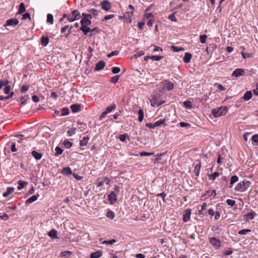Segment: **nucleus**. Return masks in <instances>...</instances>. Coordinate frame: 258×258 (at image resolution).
<instances>
[{"label": "nucleus", "instance_id": "nucleus-32", "mask_svg": "<svg viewBox=\"0 0 258 258\" xmlns=\"http://www.w3.org/2000/svg\"><path fill=\"white\" fill-rule=\"evenodd\" d=\"M216 195L215 190H212L210 191H208L205 194V196L207 197H213L214 198Z\"/></svg>", "mask_w": 258, "mask_h": 258}, {"label": "nucleus", "instance_id": "nucleus-29", "mask_svg": "<svg viewBox=\"0 0 258 258\" xmlns=\"http://www.w3.org/2000/svg\"><path fill=\"white\" fill-rule=\"evenodd\" d=\"M102 255V252L100 251H97L92 253L91 255V258H99Z\"/></svg>", "mask_w": 258, "mask_h": 258}, {"label": "nucleus", "instance_id": "nucleus-38", "mask_svg": "<svg viewBox=\"0 0 258 258\" xmlns=\"http://www.w3.org/2000/svg\"><path fill=\"white\" fill-rule=\"evenodd\" d=\"M47 22L50 24H52L53 23V17L50 14H48L47 16Z\"/></svg>", "mask_w": 258, "mask_h": 258}, {"label": "nucleus", "instance_id": "nucleus-28", "mask_svg": "<svg viewBox=\"0 0 258 258\" xmlns=\"http://www.w3.org/2000/svg\"><path fill=\"white\" fill-rule=\"evenodd\" d=\"M48 41L49 38L48 37L43 36L41 38V44L43 46H46L48 44Z\"/></svg>", "mask_w": 258, "mask_h": 258}, {"label": "nucleus", "instance_id": "nucleus-62", "mask_svg": "<svg viewBox=\"0 0 258 258\" xmlns=\"http://www.w3.org/2000/svg\"><path fill=\"white\" fill-rule=\"evenodd\" d=\"M31 19V17H30V15L29 13H25L24 14V15H23V17H22V19L23 20H25V19Z\"/></svg>", "mask_w": 258, "mask_h": 258}, {"label": "nucleus", "instance_id": "nucleus-54", "mask_svg": "<svg viewBox=\"0 0 258 258\" xmlns=\"http://www.w3.org/2000/svg\"><path fill=\"white\" fill-rule=\"evenodd\" d=\"M228 205L233 206L235 204V201L232 200L228 199L226 201Z\"/></svg>", "mask_w": 258, "mask_h": 258}, {"label": "nucleus", "instance_id": "nucleus-35", "mask_svg": "<svg viewBox=\"0 0 258 258\" xmlns=\"http://www.w3.org/2000/svg\"><path fill=\"white\" fill-rule=\"evenodd\" d=\"M116 107V105L115 103H112L110 106L107 107L105 111L107 113V114L110 112L112 110L114 109Z\"/></svg>", "mask_w": 258, "mask_h": 258}, {"label": "nucleus", "instance_id": "nucleus-3", "mask_svg": "<svg viewBox=\"0 0 258 258\" xmlns=\"http://www.w3.org/2000/svg\"><path fill=\"white\" fill-rule=\"evenodd\" d=\"M119 192L120 187L117 185H115L114 186L113 191H111V192L108 195V200L110 201L111 204H113L117 201V196L119 194Z\"/></svg>", "mask_w": 258, "mask_h": 258}, {"label": "nucleus", "instance_id": "nucleus-39", "mask_svg": "<svg viewBox=\"0 0 258 258\" xmlns=\"http://www.w3.org/2000/svg\"><path fill=\"white\" fill-rule=\"evenodd\" d=\"M156 127L161 126V125H166L165 120L160 119L155 122Z\"/></svg>", "mask_w": 258, "mask_h": 258}, {"label": "nucleus", "instance_id": "nucleus-26", "mask_svg": "<svg viewBox=\"0 0 258 258\" xmlns=\"http://www.w3.org/2000/svg\"><path fill=\"white\" fill-rule=\"evenodd\" d=\"M106 179H107V177H104L98 179L97 182V186L98 187L102 186L103 185V183L105 182Z\"/></svg>", "mask_w": 258, "mask_h": 258}, {"label": "nucleus", "instance_id": "nucleus-4", "mask_svg": "<svg viewBox=\"0 0 258 258\" xmlns=\"http://www.w3.org/2000/svg\"><path fill=\"white\" fill-rule=\"evenodd\" d=\"M134 12V7L130 5L128 7L127 10L125 12V14L123 15V17H125V22L128 23H131L132 21V17L133 15Z\"/></svg>", "mask_w": 258, "mask_h": 258}, {"label": "nucleus", "instance_id": "nucleus-13", "mask_svg": "<svg viewBox=\"0 0 258 258\" xmlns=\"http://www.w3.org/2000/svg\"><path fill=\"white\" fill-rule=\"evenodd\" d=\"M48 235L52 239H56L58 238L57 231L54 229H51L48 233Z\"/></svg>", "mask_w": 258, "mask_h": 258}, {"label": "nucleus", "instance_id": "nucleus-57", "mask_svg": "<svg viewBox=\"0 0 258 258\" xmlns=\"http://www.w3.org/2000/svg\"><path fill=\"white\" fill-rule=\"evenodd\" d=\"M78 123L81 125V127H80L81 132H82L86 129V125L85 123L80 122H79Z\"/></svg>", "mask_w": 258, "mask_h": 258}, {"label": "nucleus", "instance_id": "nucleus-43", "mask_svg": "<svg viewBox=\"0 0 258 258\" xmlns=\"http://www.w3.org/2000/svg\"><path fill=\"white\" fill-rule=\"evenodd\" d=\"M69 110L67 107H64L61 110V116L67 115L69 114Z\"/></svg>", "mask_w": 258, "mask_h": 258}, {"label": "nucleus", "instance_id": "nucleus-36", "mask_svg": "<svg viewBox=\"0 0 258 258\" xmlns=\"http://www.w3.org/2000/svg\"><path fill=\"white\" fill-rule=\"evenodd\" d=\"M171 49L175 52H178L180 51H183L184 48L182 47H178L177 46L172 45L171 46Z\"/></svg>", "mask_w": 258, "mask_h": 258}, {"label": "nucleus", "instance_id": "nucleus-46", "mask_svg": "<svg viewBox=\"0 0 258 258\" xmlns=\"http://www.w3.org/2000/svg\"><path fill=\"white\" fill-rule=\"evenodd\" d=\"M9 81L8 80H0V89H2L3 87L7 85Z\"/></svg>", "mask_w": 258, "mask_h": 258}, {"label": "nucleus", "instance_id": "nucleus-44", "mask_svg": "<svg viewBox=\"0 0 258 258\" xmlns=\"http://www.w3.org/2000/svg\"><path fill=\"white\" fill-rule=\"evenodd\" d=\"M250 229H245L239 231L238 233L240 235H246L247 233L250 232Z\"/></svg>", "mask_w": 258, "mask_h": 258}, {"label": "nucleus", "instance_id": "nucleus-16", "mask_svg": "<svg viewBox=\"0 0 258 258\" xmlns=\"http://www.w3.org/2000/svg\"><path fill=\"white\" fill-rule=\"evenodd\" d=\"M39 196V195L32 196L31 197H30L26 201V204L29 205L36 201L38 199Z\"/></svg>", "mask_w": 258, "mask_h": 258}, {"label": "nucleus", "instance_id": "nucleus-12", "mask_svg": "<svg viewBox=\"0 0 258 258\" xmlns=\"http://www.w3.org/2000/svg\"><path fill=\"white\" fill-rule=\"evenodd\" d=\"M101 6L102 9L106 11H109L111 8V4L107 1H103L101 4Z\"/></svg>", "mask_w": 258, "mask_h": 258}, {"label": "nucleus", "instance_id": "nucleus-19", "mask_svg": "<svg viewBox=\"0 0 258 258\" xmlns=\"http://www.w3.org/2000/svg\"><path fill=\"white\" fill-rule=\"evenodd\" d=\"M105 66V62L103 61H100L97 62L95 66V70L99 71L103 69Z\"/></svg>", "mask_w": 258, "mask_h": 258}, {"label": "nucleus", "instance_id": "nucleus-23", "mask_svg": "<svg viewBox=\"0 0 258 258\" xmlns=\"http://www.w3.org/2000/svg\"><path fill=\"white\" fill-rule=\"evenodd\" d=\"M191 54L189 53L186 52L185 53L184 56L183 57V61L185 63H188L190 62L191 57Z\"/></svg>", "mask_w": 258, "mask_h": 258}, {"label": "nucleus", "instance_id": "nucleus-40", "mask_svg": "<svg viewBox=\"0 0 258 258\" xmlns=\"http://www.w3.org/2000/svg\"><path fill=\"white\" fill-rule=\"evenodd\" d=\"M151 59L154 61H159L163 58L162 56L152 55L149 57Z\"/></svg>", "mask_w": 258, "mask_h": 258}, {"label": "nucleus", "instance_id": "nucleus-56", "mask_svg": "<svg viewBox=\"0 0 258 258\" xmlns=\"http://www.w3.org/2000/svg\"><path fill=\"white\" fill-rule=\"evenodd\" d=\"M207 204L206 203H204L202 207H201V210L199 211V215L202 214L204 215V213L202 212L203 211L205 210L206 209L207 207Z\"/></svg>", "mask_w": 258, "mask_h": 258}, {"label": "nucleus", "instance_id": "nucleus-15", "mask_svg": "<svg viewBox=\"0 0 258 258\" xmlns=\"http://www.w3.org/2000/svg\"><path fill=\"white\" fill-rule=\"evenodd\" d=\"M151 104L152 106H159L160 105H162L163 103L165 102V101H161V102H158L157 99L153 97L150 101Z\"/></svg>", "mask_w": 258, "mask_h": 258}, {"label": "nucleus", "instance_id": "nucleus-55", "mask_svg": "<svg viewBox=\"0 0 258 258\" xmlns=\"http://www.w3.org/2000/svg\"><path fill=\"white\" fill-rule=\"evenodd\" d=\"M168 19L169 20H170L171 21H173V22H176L177 21V19H176V18L175 17V16L174 14H170L168 16Z\"/></svg>", "mask_w": 258, "mask_h": 258}, {"label": "nucleus", "instance_id": "nucleus-31", "mask_svg": "<svg viewBox=\"0 0 258 258\" xmlns=\"http://www.w3.org/2000/svg\"><path fill=\"white\" fill-rule=\"evenodd\" d=\"M201 167V165L200 163L197 164L195 167L194 172L196 176H198L199 175Z\"/></svg>", "mask_w": 258, "mask_h": 258}, {"label": "nucleus", "instance_id": "nucleus-64", "mask_svg": "<svg viewBox=\"0 0 258 258\" xmlns=\"http://www.w3.org/2000/svg\"><path fill=\"white\" fill-rule=\"evenodd\" d=\"M179 124H180V126L183 127L190 126V124H189L188 123L184 122H180Z\"/></svg>", "mask_w": 258, "mask_h": 258}, {"label": "nucleus", "instance_id": "nucleus-22", "mask_svg": "<svg viewBox=\"0 0 258 258\" xmlns=\"http://www.w3.org/2000/svg\"><path fill=\"white\" fill-rule=\"evenodd\" d=\"M62 173L64 175H71L72 174L71 169L69 167H64L62 170Z\"/></svg>", "mask_w": 258, "mask_h": 258}, {"label": "nucleus", "instance_id": "nucleus-30", "mask_svg": "<svg viewBox=\"0 0 258 258\" xmlns=\"http://www.w3.org/2000/svg\"><path fill=\"white\" fill-rule=\"evenodd\" d=\"M80 29L84 32L85 35H87L89 32L91 31L90 28L87 27V26H81Z\"/></svg>", "mask_w": 258, "mask_h": 258}, {"label": "nucleus", "instance_id": "nucleus-6", "mask_svg": "<svg viewBox=\"0 0 258 258\" xmlns=\"http://www.w3.org/2000/svg\"><path fill=\"white\" fill-rule=\"evenodd\" d=\"M82 16L83 18L81 21V26L90 25L91 21L90 19H92V15L83 13Z\"/></svg>", "mask_w": 258, "mask_h": 258}, {"label": "nucleus", "instance_id": "nucleus-20", "mask_svg": "<svg viewBox=\"0 0 258 258\" xmlns=\"http://www.w3.org/2000/svg\"><path fill=\"white\" fill-rule=\"evenodd\" d=\"M14 191V188L12 187H8L7 188V191L3 193V196L4 197L6 198L9 195L12 194Z\"/></svg>", "mask_w": 258, "mask_h": 258}, {"label": "nucleus", "instance_id": "nucleus-18", "mask_svg": "<svg viewBox=\"0 0 258 258\" xmlns=\"http://www.w3.org/2000/svg\"><path fill=\"white\" fill-rule=\"evenodd\" d=\"M89 140H90V138L88 136L83 137L82 140H81L80 141V146L82 147L87 146Z\"/></svg>", "mask_w": 258, "mask_h": 258}, {"label": "nucleus", "instance_id": "nucleus-45", "mask_svg": "<svg viewBox=\"0 0 258 258\" xmlns=\"http://www.w3.org/2000/svg\"><path fill=\"white\" fill-rule=\"evenodd\" d=\"M89 12L91 13V14H88L92 15V18H93V17H96L98 14V11L94 9H92L90 10Z\"/></svg>", "mask_w": 258, "mask_h": 258}, {"label": "nucleus", "instance_id": "nucleus-47", "mask_svg": "<svg viewBox=\"0 0 258 258\" xmlns=\"http://www.w3.org/2000/svg\"><path fill=\"white\" fill-rule=\"evenodd\" d=\"M219 175V173L217 172H214L213 174L209 175L210 179L214 180L215 178Z\"/></svg>", "mask_w": 258, "mask_h": 258}, {"label": "nucleus", "instance_id": "nucleus-11", "mask_svg": "<svg viewBox=\"0 0 258 258\" xmlns=\"http://www.w3.org/2000/svg\"><path fill=\"white\" fill-rule=\"evenodd\" d=\"M244 73L245 71L243 69H236L233 71L232 76L233 77L237 78L240 76H243L244 75Z\"/></svg>", "mask_w": 258, "mask_h": 258}, {"label": "nucleus", "instance_id": "nucleus-21", "mask_svg": "<svg viewBox=\"0 0 258 258\" xmlns=\"http://www.w3.org/2000/svg\"><path fill=\"white\" fill-rule=\"evenodd\" d=\"M31 154L36 160L41 159L42 156L41 153H38L37 151L35 150L32 151Z\"/></svg>", "mask_w": 258, "mask_h": 258}, {"label": "nucleus", "instance_id": "nucleus-34", "mask_svg": "<svg viewBox=\"0 0 258 258\" xmlns=\"http://www.w3.org/2000/svg\"><path fill=\"white\" fill-rule=\"evenodd\" d=\"M238 177L236 176V175H233L231 177V179H230V187H232V185L236 182L237 181H238Z\"/></svg>", "mask_w": 258, "mask_h": 258}, {"label": "nucleus", "instance_id": "nucleus-59", "mask_svg": "<svg viewBox=\"0 0 258 258\" xmlns=\"http://www.w3.org/2000/svg\"><path fill=\"white\" fill-rule=\"evenodd\" d=\"M146 126L150 128H155L156 127L155 123H148L146 124Z\"/></svg>", "mask_w": 258, "mask_h": 258}, {"label": "nucleus", "instance_id": "nucleus-27", "mask_svg": "<svg viewBox=\"0 0 258 258\" xmlns=\"http://www.w3.org/2000/svg\"><path fill=\"white\" fill-rule=\"evenodd\" d=\"M25 11H26V9L25 7V5H24V3H21L19 5V10H18V12L17 13V14H21L24 13V12H25Z\"/></svg>", "mask_w": 258, "mask_h": 258}, {"label": "nucleus", "instance_id": "nucleus-49", "mask_svg": "<svg viewBox=\"0 0 258 258\" xmlns=\"http://www.w3.org/2000/svg\"><path fill=\"white\" fill-rule=\"evenodd\" d=\"M29 99V97L28 96H24L21 97V105H25L26 104V102L27 100Z\"/></svg>", "mask_w": 258, "mask_h": 258}, {"label": "nucleus", "instance_id": "nucleus-8", "mask_svg": "<svg viewBox=\"0 0 258 258\" xmlns=\"http://www.w3.org/2000/svg\"><path fill=\"white\" fill-rule=\"evenodd\" d=\"M191 214V210L190 209H187L183 212V221L184 222H187L189 221L190 219V215Z\"/></svg>", "mask_w": 258, "mask_h": 258}, {"label": "nucleus", "instance_id": "nucleus-5", "mask_svg": "<svg viewBox=\"0 0 258 258\" xmlns=\"http://www.w3.org/2000/svg\"><path fill=\"white\" fill-rule=\"evenodd\" d=\"M81 18L80 12L78 10H74L71 13L68 15L67 19L70 22H73L79 20Z\"/></svg>", "mask_w": 258, "mask_h": 258}, {"label": "nucleus", "instance_id": "nucleus-60", "mask_svg": "<svg viewBox=\"0 0 258 258\" xmlns=\"http://www.w3.org/2000/svg\"><path fill=\"white\" fill-rule=\"evenodd\" d=\"M252 141L258 144V135H254L252 137Z\"/></svg>", "mask_w": 258, "mask_h": 258}, {"label": "nucleus", "instance_id": "nucleus-10", "mask_svg": "<svg viewBox=\"0 0 258 258\" xmlns=\"http://www.w3.org/2000/svg\"><path fill=\"white\" fill-rule=\"evenodd\" d=\"M19 23V21L16 18H13L8 20L6 21V24L4 25V27L6 26H15Z\"/></svg>", "mask_w": 258, "mask_h": 258}, {"label": "nucleus", "instance_id": "nucleus-1", "mask_svg": "<svg viewBox=\"0 0 258 258\" xmlns=\"http://www.w3.org/2000/svg\"><path fill=\"white\" fill-rule=\"evenodd\" d=\"M251 182L249 180H244L238 183L234 188L235 190L243 192L245 191L250 186Z\"/></svg>", "mask_w": 258, "mask_h": 258}, {"label": "nucleus", "instance_id": "nucleus-17", "mask_svg": "<svg viewBox=\"0 0 258 258\" xmlns=\"http://www.w3.org/2000/svg\"><path fill=\"white\" fill-rule=\"evenodd\" d=\"M71 108L74 113H77L81 110V105L78 104H73L71 106Z\"/></svg>", "mask_w": 258, "mask_h": 258}, {"label": "nucleus", "instance_id": "nucleus-9", "mask_svg": "<svg viewBox=\"0 0 258 258\" xmlns=\"http://www.w3.org/2000/svg\"><path fill=\"white\" fill-rule=\"evenodd\" d=\"M209 242L216 248H218L221 246L220 241L215 237H211L209 238Z\"/></svg>", "mask_w": 258, "mask_h": 258}, {"label": "nucleus", "instance_id": "nucleus-50", "mask_svg": "<svg viewBox=\"0 0 258 258\" xmlns=\"http://www.w3.org/2000/svg\"><path fill=\"white\" fill-rule=\"evenodd\" d=\"M4 90L6 94H9L11 91V86L7 85L5 86Z\"/></svg>", "mask_w": 258, "mask_h": 258}, {"label": "nucleus", "instance_id": "nucleus-41", "mask_svg": "<svg viewBox=\"0 0 258 258\" xmlns=\"http://www.w3.org/2000/svg\"><path fill=\"white\" fill-rule=\"evenodd\" d=\"M207 38V35L206 34L201 35L200 36V42L203 44L206 43Z\"/></svg>", "mask_w": 258, "mask_h": 258}, {"label": "nucleus", "instance_id": "nucleus-24", "mask_svg": "<svg viewBox=\"0 0 258 258\" xmlns=\"http://www.w3.org/2000/svg\"><path fill=\"white\" fill-rule=\"evenodd\" d=\"M252 97V93L250 91H246V93L244 94V95L243 96V99L244 101H248Z\"/></svg>", "mask_w": 258, "mask_h": 258}, {"label": "nucleus", "instance_id": "nucleus-52", "mask_svg": "<svg viewBox=\"0 0 258 258\" xmlns=\"http://www.w3.org/2000/svg\"><path fill=\"white\" fill-rule=\"evenodd\" d=\"M63 144L67 148H71L72 146V143L69 141H64Z\"/></svg>", "mask_w": 258, "mask_h": 258}, {"label": "nucleus", "instance_id": "nucleus-7", "mask_svg": "<svg viewBox=\"0 0 258 258\" xmlns=\"http://www.w3.org/2000/svg\"><path fill=\"white\" fill-rule=\"evenodd\" d=\"M161 86L167 90H172L174 86V84L172 82L168 80L163 81L161 83Z\"/></svg>", "mask_w": 258, "mask_h": 258}, {"label": "nucleus", "instance_id": "nucleus-33", "mask_svg": "<svg viewBox=\"0 0 258 258\" xmlns=\"http://www.w3.org/2000/svg\"><path fill=\"white\" fill-rule=\"evenodd\" d=\"M139 117L138 119L140 122H142L144 119V113L142 109H140L138 111Z\"/></svg>", "mask_w": 258, "mask_h": 258}, {"label": "nucleus", "instance_id": "nucleus-37", "mask_svg": "<svg viewBox=\"0 0 258 258\" xmlns=\"http://www.w3.org/2000/svg\"><path fill=\"white\" fill-rule=\"evenodd\" d=\"M76 128L72 127L67 132V133L68 134V136L71 137V136H72L73 135H75L76 134Z\"/></svg>", "mask_w": 258, "mask_h": 258}, {"label": "nucleus", "instance_id": "nucleus-48", "mask_svg": "<svg viewBox=\"0 0 258 258\" xmlns=\"http://www.w3.org/2000/svg\"><path fill=\"white\" fill-rule=\"evenodd\" d=\"M55 155H58L61 154L63 152L62 149L59 147H56L55 149Z\"/></svg>", "mask_w": 258, "mask_h": 258}, {"label": "nucleus", "instance_id": "nucleus-61", "mask_svg": "<svg viewBox=\"0 0 258 258\" xmlns=\"http://www.w3.org/2000/svg\"><path fill=\"white\" fill-rule=\"evenodd\" d=\"M126 136L124 134L121 135L119 137V139L121 142H124L126 140Z\"/></svg>", "mask_w": 258, "mask_h": 258}, {"label": "nucleus", "instance_id": "nucleus-25", "mask_svg": "<svg viewBox=\"0 0 258 258\" xmlns=\"http://www.w3.org/2000/svg\"><path fill=\"white\" fill-rule=\"evenodd\" d=\"M28 184V182L25 181L19 180L18 181V189L21 190Z\"/></svg>", "mask_w": 258, "mask_h": 258}, {"label": "nucleus", "instance_id": "nucleus-2", "mask_svg": "<svg viewBox=\"0 0 258 258\" xmlns=\"http://www.w3.org/2000/svg\"><path fill=\"white\" fill-rule=\"evenodd\" d=\"M228 111L226 106H221L212 110V113L215 117H219L225 115Z\"/></svg>", "mask_w": 258, "mask_h": 258}, {"label": "nucleus", "instance_id": "nucleus-63", "mask_svg": "<svg viewBox=\"0 0 258 258\" xmlns=\"http://www.w3.org/2000/svg\"><path fill=\"white\" fill-rule=\"evenodd\" d=\"M118 54V51H112L110 53L108 54L107 55V56L108 57H111V56H112L113 55H116Z\"/></svg>", "mask_w": 258, "mask_h": 258}, {"label": "nucleus", "instance_id": "nucleus-42", "mask_svg": "<svg viewBox=\"0 0 258 258\" xmlns=\"http://www.w3.org/2000/svg\"><path fill=\"white\" fill-rule=\"evenodd\" d=\"M106 216L108 218L112 220L114 218V213L111 210L108 211Z\"/></svg>", "mask_w": 258, "mask_h": 258}, {"label": "nucleus", "instance_id": "nucleus-14", "mask_svg": "<svg viewBox=\"0 0 258 258\" xmlns=\"http://www.w3.org/2000/svg\"><path fill=\"white\" fill-rule=\"evenodd\" d=\"M256 215V214L254 212L251 211L244 215V219L246 221H249L253 219Z\"/></svg>", "mask_w": 258, "mask_h": 258}, {"label": "nucleus", "instance_id": "nucleus-53", "mask_svg": "<svg viewBox=\"0 0 258 258\" xmlns=\"http://www.w3.org/2000/svg\"><path fill=\"white\" fill-rule=\"evenodd\" d=\"M118 79H119V76L116 75V76L113 77L111 78L110 82L111 83L115 84L118 81Z\"/></svg>", "mask_w": 258, "mask_h": 258}, {"label": "nucleus", "instance_id": "nucleus-51", "mask_svg": "<svg viewBox=\"0 0 258 258\" xmlns=\"http://www.w3.org/2000/svg\"><path fill=\"white\" fill-rule=\"evenodd\" d=\"M120 71V69L119 67H113L112 68V72L114 74H118Z\"/></svg>", "mask_w": 258, "mask_h": 258}, {"label": "nucleus", "instance_id": "nucleus-58", "mask_svg": "<svg viewBox=\"0 0 258 258\" xmlns=\"http://www.w3.org/2000/svg\"><path fill=\"white\" fill-rule=\"evenodd\" d=\"M28 88H29V86L23 85L21 87V91L22 93H25L28 91Z\"/></svg>", "mask_w": 258, "mask_h": 258}]
</instances>
